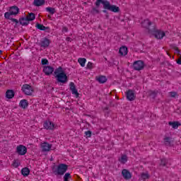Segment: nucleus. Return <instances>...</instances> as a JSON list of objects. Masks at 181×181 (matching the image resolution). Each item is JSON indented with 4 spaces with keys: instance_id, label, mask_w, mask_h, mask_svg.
Returning a JSON list of instances; mask_svg holds the SVG:
<instances>
[{
    "instance_id": "obj_20",
    "label": "nucleus",
    "mask_w": 181,
    "mask_h": 181,
    "mask_svg": "<svg viewBox=\"0 0 181 181\" xmlns=\"http://www.w3.org/2000/svg\"><path fill=\"white\" fill-rule=\"evenodd\" d=\"M168 124L174 129H177L180 127L181 124L179 122H169Z\"/></svg>"
},
{
    "instance_id": "obj_15",
    "label": "nucleus",
    "mask_w": 181,
    "mask_h": 181,
    "mask_svg": "<svg viewBox=\"0 0 181 181\" xmlns=\"http://www.w3.org/2000/svg\"><path fill=\"white\" fill-rule=\"evenodd\" d=\"M50 45V40L47 38H44L42 40H41L40 46L41 47H49V45Z\"/></svg>"
},
{
    "instance_id": "obj_18",
    "label": "nucleus",
    "mask_w": 181,
    "mask_h": 181,
    "mask_svg": "<svg viewBox=\"0 0 181 181\" xmlns=\"http://www.w3.org/2000/svg\"><path fill=\"white\" fill-rule=\"evenodd\" d=\"M28 105H29V103H28V100L23 99L20 101L19 106L21 108H23V110H25V108H28Z\"/></svg>"
},
{
    "instance_id": "obj_7",
    "label": "nucleus",
    "mask_w": 181,
    "mask_h": 181,
    "mask_svg": "<svg viewBox=\"0 0 181 181\" xmlns=\"http://www.w3.org/2000/svg\"><path fill=\"white\" fill-rule=\"evenodd\" d=\"M40 148L42 152H49L52 149V144L47 142L41 143Z\"/></svg>"
},
{
    "instance_id": "obj_47",
    "label": "nucleus",
    "mask_w": 181,
    "mask_h": 181,
    "mask_svg": "<svg viewBox=\"0 0 181 181\" xmlns=\"http://www.w3.org/2000/svg\"><path fill=\"white\" fill-rule=\"evenodd\" d=\"M103 13H107V11L104 10Z\"/></svg>"
},
{
    "instance_id": "obj_21",
    "label": "nucleus",
    "mask_w": 181,
    "mask_h": 181,
    "mask_svg": "<svg viewBox=\"0 0 181 181\" xmlns=\"http://www.w3.org/2000/svg\"><path fill=\"white\" fill-rule=\"evenodd\" d=\"M119 162L123 165L127 163V162H128V156H127V155H122L121 158H119Z\"/></svg>"
},
{
    "instance_id": "obj_2",
    "label": "nucleus",
    "mask_w": 181,
    "mask_h": 181,
    "mask_svg": "<svg viewBox=\"0 0 181 181\" xmlns=\"http://www.w3.org/2000/svg\"><path fill=\"white\" fill-rule=\"evenodd\" d=\"M54 74L58 83H62V84L67 83V74L64 72V70H63L62 66H59L55 69Z\"/></svg>"
},
{
    "instance_id": "obj_41",
    "label": "nucleus",
    "mask_w": 181,
    "mask_h": 181,
    "mask_svg": "<svg viewBox=\"0 0 181 181\" xmlns=\"http://www.w3.org/2000/svg\"><path fill=\"white\" fill-rule=\"evenodd\" d=\"M158 93L156 91H151V95H153V98H155L156 97Z\"/></svg>"
},
{
    "instance_id": "obj_45",
    "label": "nucleus",
    "mask_w": 181,
    "mask_h": 181,
    "mask_svg": "<svg viewBox=\"0 0 181 181\" xmlns=\"http://www.w3.org/2000/svg\"><path fill=\"white\" fill-rule=\"evenodd\" d=\"M66 40H68V42H71V39H70V37H67V38H66Z\"/></svg>"
},
{
    "instance_id": "obj_26",
    "label": "nucleus",
    "mask_w": 181,
    "mask_h": 181,
    "mask_svg": "<svg viewBox=\"0 0 181 181\" xmlns=\"http://www.w3.org/2000/svg\"><path fill=\"white\" fill-rule=\"evenodd\" d=\"M29 21L28 20L27 18H22L21 21H20V23L21 25H23V26H25V25H29Z\"/></svg>"
},
{
    "instance_id": "obj_19",
    "label": "nucleus",
    "mask_w": 181,
    "mask_h": 181,
    "mask_svg": "<svg viewBox=\"0 0 181 181\" xmlns=\"http://www.w3.org/2000/svg\"><path fill=\"white\" fill-rule=\"evenodd\" d=\"M6 97L8 99L11 100V98H13L15 97V92L12 90H8L6 93Z\"/></svg>"
},
{
    "instance_id": "obj_1",
    "label": "nucleus",
    "mask_w": 181,
    "mask_h": 181,
    "mask_svg": "<svg viewBox=\"0 0 181 181\" xmlns=\"http://www.w3.org/2000/svg\"><path fill=\"white\" fill-rule=\"evenodd\" d=\"M102 4L103 5L104 9H107V11H111V12H119V7L115 5H111L110 1L107 0H96L95 6L97 7L100 6V4Z\"/></svg>"
},
{
    "instance_id": "obj_31",
    "label": "nucleus",
    "mask_w": 181,
    "mask_h": 181,
    "mask_svg": "<svg viewBox=\"0 0 181 181\" xmlns=\"http://www.w3.org/2000/svg\"><path fill=\"white\" fill-rule=\"evenodd\" d=\"M141 179H143V180H146L148 179H149V175L148 173H142L141 174Z\"/></svg>"
},
{
    "instance_id": "obj_37",
    "label": "nucleus",
    "mask_w": 181,
    "mask_h": 181,
    "mask_svg": "<svg viewBox=\"0 0 181 181\" xmlns=\"http://www.w3.org/2000/svg\"><path fill=\"white\" fill-rule=\"evenodd\" d=\"M72 94L75 95L76 97H78V92L77 91V89H74L71 90Z\"/></svg>"
},
{
    "instance_id": "obj_38",
    "label": "nucleus",
    "mask_w": 181,
    "mask_h": 181,
    "mask_svg": "<svg viewBox=\"0 0 181 181\" xmlns=\"http://www.w3.org/2000/svg\"><path fill=\"white\" fill-rule=\"evenodd\" d=\"M85 136L86 138H90L91 137V132L90 131H87L85 132Z\"/></svg>"
},
{
    "instance_id": "obj_46",
    "label": "nucleus",
    "mask_w": 181,
    "mask_h": 181,
    "mask_svg": "<svg viewBox=\"0 0 181 181\" xmlns=\"http://www.w3.org/2000/svg\"><path fill=\"white\" fill-rule=\"evenodd\" d=\"M90 65H91V63L88 62V67H90Z\"/></svg>"
},
{
    "instance_id": "obj_17",
    "label": "nucleus",
    "mask_w": 181,
    "mask_h": 181,
    "mask_svg": "<svg viewBox=\"0 0 181 181\" xmlns=\"http://www.w3.org/2000/svg\"><path fill=\"white\" fill-rule=\"evenodd\" d=\"M119 53L121 56H127V54H128V48H127V47H120Z\"/></svg>"
},
{
    "instance_id": "obj_30",
    "label": "nucleus",
    "mask_w": 181,
    "mask_h": 181,
    "mask_svg": "<svg viewBox=\"0 0 181 181\" xmlns=\"http://www.w3.org/2000/svg\"><path fill=\"white\" fill-rule=\"evenodd\" d=\"M13 168H18L21 165V162L19 161V160H14L13 161Z\"/></svg>"
},
{
    "instance_id": "obj_25",
    "label": "nucleus",
    "mask_w": 181,
    "mask_h": 181,
    "mask_svg": "<svg viewBox=\"0 0 181 181\" xmlns=\"http://www.w3.org/2000/svg\"><path fill=\"white\" fill-rule=\"evenodd\" d=\"M45 11L50 13V15H54V13H56V9L52 7H47L45 8Z\"/></svg>"
},
{
    "instance_id": "obj_27",
    "label": "nucleus",
    "mask_w": 181,
    "mask_h": 181,
    "mask_svg": "<svg viewBox=\"0 0 181 181\" xmlns=\"http://www.w3.org/2000/svg\"><path fill=\"white\" fill-rule=\"evenodd\" d=\"M164 144L166 146H170V137L164 138Z\"/></svg>"
},
{
    "instance_id": "obj_29",
    "label": "nucleus",
    "mask_w": 181,
    "mask_h": 181,
    "mask_svg": "<svg viewBox=\"0 0 181 181\" xmlns=\"http://www.w3.org/2000/svg\"><path fill=\"white\" fill-rule=\"evenodd\" d=\"M70 179H71V175L70 173H66L64 176V181H70Z\"/></svg>"
},
{
    "instance_id": "obj_13",
    "label": "nucleus",
    "mask_w": 181,
    "mask_h": 181,
    "mask_svg": "<svg viewBox=\"0 0 181 181\" xmlns=\"http://www.w3.org/2000/svg\"><path fill=\"white\" fill-rule=\"evenodd\" d=\"M96 81H98L100 84H104L107 83V77L105 76H98L95 77Z\"/></svg>"
},
{
    "instance_id": "obj_42",
    "label": "nucleus",
    "mask_w": 181,
    "mask_h": 181,
    "mask_svg": "<svg viewBox=\"0 0 181 181\" xmlns=\"http://www.w3.org/2000/svg\"><path fill=\"white\" fill-rule=\"evenodd\" d=\"M62 32H64V33L67 32V27H63Z\"/></svg>"
},
{
    "instance_id": "obj_50",
    "label": "nucleus",
    "mask_w": 181,
    "mask_h": 181,
    "mask_svg": "<svg viewBox=\"0 0 181 181\" xmlns=\"http://www.w3.org/2000/svg\"><path fill=\"white\" fill-rule=\"evenodd\" d=\"M49 18H51L50 16H49Z\"/></svg>"
},
{
    "instance_id": "obj_23",
    "label": "nucleus",
    "mask_w": 181,
    "mask_h": 181,
    "mask_svg": "<svg viewBox=\"0 0 181 181\" xmlns=\"http://www.w3.org/2000/svg\"><path fill=\"white\" fill-rule=\"evenodd\" d=\"M21 173L23 176H29V173H30V170L28 168H24L21 170Z\"/></svg>"
},
{
    "instance_id": "obj_39",
    "label": "nucleus",
    "mask_w": 181,
    "mask_h": 181,
    "mask_svg": "<svg viewBox=\"0 0 181 181\" xmlns=\"http://www.w3.org/2000/svg\"><path fill=\"white\" fill-rule=\"evenodd\" d=\"M173 49H174V50L175 51V53H177V54L180 53V50L175 45H173Z\"/></svg>"
},
{
    "instance_id": "obj_34",
    "label": "nucleus",
    "mask_w": 181,
    "mask_h": 181,
    "mask_svg": "<svg viewBox=\"0 0 181 181\" xmlns=\"http://www.w3.org/2000/svg\"><path fill=\"white\" fill-rule=\"evenodd\" d=\"M41 63H42V66H46V65L49 64V61L47 59H42L41 60Z\"/></svg>"
},
{
    "instance_id": "obj_22",
    "label": "nucleus",
    "mask_w": 181,
    "mask_h": 181,
    "mask_svg": "<svg viewBox=\"0 0 181 181\" xmlns=\"http://www.w3.org/2000/svg\"><path fill=\"white\" fill-rule=\"evenodd\" d=\"M87 62V59L86 58H78V63H79L80 66L81 67H84L86 66V63Z\"/></svg>"
},
{
    "instance_id": "obj_48",
    "label": "nucleus",
    "mask_w": 181,
    "mask_h": 181,
    "mask_svg": "<svg viewBox=\"0 0 181 181\" xmlns=\"http://www.w3.org/2000/svg\"><path fill=\"white\" fill-rule=\"evenodd\" d=\"M0 54H2V50H0Z\"/></svg>"
},
{
    "instance_id": "obj_16",
    "label": "nucleus",
    "mask_w": 181,
    "mask_h": 181,
    "mask_svg": "<svg viewBox=\"0 0 181 181\" xmlns=\"http://www.w3.org/2000/svg\"><path fill=\"white\" fill-rule=\"evenodd\" d=\"M9 12L11 15H18L19 13V8L18 6H11L9 8Z\"/></svg>"
},
{
    "instance_id": "obj_32",
    "label": "nucleus",
    "mask_w": 181,
    "mask_h": 181,
    "mask_svg": "<svg viewBox=\"0 0 181 181\" xmlns=\"http://www.w3.org/2000/svg\"><path fill=\"white\" fill-rule=\"evenodd\" d=\"M13 14L9 11V12H6L4 13V18H6V19H11V16H12Z\"/></svg>"
},
{
    "instance_id": "obj_3",
    "label": "nucleus",
    "mask_w": 181,
    "mask_h": 181,
    "mask_svg": "<svg viewBox=\"0 0 181 181\" xmlns=\"http://www.w3.org/2000/svg\"><path fill=\"white\" fill-rule=\"evenodd\" d=\"M149 33H152L153 36H155L156 39H163L166 34H165V32L157 30L155 27L152 30H149Z\"/></svg>"
},
{
    "instance_id": "obj_36",
    "label": "nucleus",
    "mask_w": 181,
    "mask_h": 181,
    "mask_svg": "<svg viewBox=\"0 0 181 181\" xmlns=\"http://www.w3.org/2000/svg\"><path fill=\"white\" fill-rule=\"evenodd\" d=\"M169 94L172 98H176V95H177V93L176 92H170Z\"/></svg>"
},
{
    "instance_id": "obj_35",
    "label": "nucleus",
    "mask_w": 181,
    "mask_h": 181,
    "mask_svg": "<svg viewBox=\"0 0 181 181\" xmlns=\"http://www.w3.org/2000/svg\"><path fill=\"white\" fill-rule=\"evenodd\" d=\"M69 87H70L71 91H72L73 90H76V85H74V83L73 82H71L69 83Z\"/></svg>"
},
{
    "instance_id": "obj_4",
    "label": "nucleus",
    "mask_w": 181,
    "mask_h": 181,
    "mask_svg": "<svg viewBox=\"0 0 181 181\" xmlns=\"http://www.w3.org/2000/svg\"><path fill=\"white\" fill-rule=\"evenodd\" d=\"M16 153H18V155L23 156L24 155H26V153H28V148L22 144H20L16 147Z\"/></svg>"
},
{
    "instance_id": "obj_8",
    "label": "nucleus",
    "mask_w": 181,
    "mask_h": 181,
    "mask_svg": "<svg viewBox=\"0 0 181 181\" xmlns=\"http://www.w3.org/2000/svg\"><path fill=\"white\" fill-rule=\"evenodd\" d=\"M126 97L129 101H134L136 96L135 95V91L132 90H128L126 92Z\"/></svg>"
},
{
    "instance_id": "obj_14",
    "label": "nucleus",
    "mask_w": 181,
    "mask_h": 181,
    "mask_svg": "<svg viewBox=\"0 0 181 181\" xmlns=\"http://www.w3.org/2000/svg\"><path fill=\"white\" fill-rule=\"evenodd\" d=\"M151 25H152V22L149 21V20H144L141 23V26L143 28H146V29H148V33H149V30H151V28H149Z\"/></svg>"
},
{
    "instance_id": "obj_28",
    "label": "nucleus",
    "mask_w": 181,
    "mask_h": 181,
    "mask_svg": "<svg viewBox=\"0 0 181 181\" xmlns=\"http://www.w3.org/2000/svg\"><path fill=\"white\" fill-rule=\"evenodd\" d=\"M26 18L30 22V21H35L36 16L33 13H30Z\"/></svg>"
},
{
    "instance_id": "obj_40",
    "label": "nucleus",
    "mask_w": 181,
    "mask_h": 181,
    "mask_svg": "<svg viewBox=\"0 0 181 181\" xmlns=\"http://www.w3.org/2000/svg\"><path fill=\"white\" fill-rule=\"evenodd\" d=\"M160 165L161 166H166V159L165 158H162L161 159Z\"/></svg>"
},
{
    "instance_id": "obj_49",
    "label": "nucleus",
    "mask_w": 181,
    "mask_h": 181,
    "mask_svg": "<svg viewBox=\"0 0 181 181\" xmlns=\"http://www.w3.org/2000/svg\"><path fill=\"white\" fill-rule=\"evenodd\" d=\"M92 68H93V64H91Z\"/></svg>"
},
{
    "instance_id": "obj_9",
    "label": "nucleus",
    "mask_w": 181,
    "mask_h": 181,
    "mask_svg": "<svg viewBox=\"0 0 181 181\" xmlns=\"http://www.w3.org/2000/svg\"><path fill=\"white\" fill-rule=\"evenodd\" d=\"M43 127L45 129H56L57 126L54 123L48 120L44 122Z\"/></svg>"
},
{
    "instance_id": "obj_12",
    "label": "nucleus",
    "mask_w": 181,
    "mask_h": 181,
    "mask_svg": "<svg viewBox=\"0 0 181 181\" xmlns=\"http://www.w3.org/2000/svg\"><path fill=\"white\" fill-rule=\"evenodd\" d=\"M53 71H54V69H53V67L49 66H43V72L45 73V74H46V76H50V74H52Z\"/></svg>"
},
{
    "instance_id": "obj_43",
    "label": "nucleus",
    "mask_w": 181,
    "mask_h": 181,
    "mask_svg": "<svg viewBox=\"0 0 181 181\" xmlns=\"http://www.w3.org/2000/svg\"><path fill=\"white\" fill-rule=\"evenodd\" d=\"M93 11H93L94 13H100V11H98V10H97L95 8H94Z\"/></svg>"
},
{
    "instance_id": "obj_24",
    "label": "nucleus",
    "mask_w": 181,
    "mask_h": 181,
    "mask_svg": "<svg viewBox=\"0 0 181 181\" xmlns=\"http://www.w3.org/2000/svg\"><path fill=\"white\" fill-rule=\"evenodd\" d=\"M34 5L35 6H42V5H45V0H34Z\"/></svg>"
},
{
    "instance_id": "obj_11",
    "label": "nucleus",
    "mask_w": 181,
    "mask_h": 181,
    "mask_svg": "<svg viewBox=\"0 0 181 181\" xmlns=\"http://www.w3.org/2000/svg\"><path fill=\"white\" fill-rule=\"evenodd\" d=\"M122 176H123V177H124V179H125V180H129V179H131V177H132V175L127 169H123L122 170Z\"/></svg>"
},
{
    "instance_id": "obj_6",
    "label": "nucleus",
    "mask_w": 181,
    "mask_h": 181,
    "mask_svg": "<svg viewBox=\"0 0 181 181\" xmlns=\"http://www.w3.org/2000/svg\"><path fill=\"white\" fill-rule=\"evenodd\" d=\"M22 90L26 95H32V94H33V88L28 84L23 85Z\"/></svg>"
},
{
    "instance_id": "obj_5",
    "label": "nucleus",
    "mask_w": 181,
    "mask_h": 181,
    "mask_svg": "<svg viewBox=\"0 0 181 181\" xmlns=\"http://www.w3.org/2000/svg\"><path fill=\"white\" fill-rule=\"evenodd\" d=\"M145 67V64L143 61L139 60L135 61L133 64V69L134 70H136L137 71H139L140 70H143V69Z\"/></svg>"
},
{
    "instance_id": "obj_33",
    "label": "nucleus",
    "mask_w": 181,
    "mask_h": 181,
    "mask_svg": "<svg viewBox=\"0 0 181 181\" xmlns=\"http://www.w3.org/2000/svg\"><path fill=\"white\" fill-rule=\"evenodd\" d=\"M37 29H40V30H46V27L42 24H37Z\"/></svg>"
},
{
    "instance_id": "obj_44",
    "label": "nucleus",
    "mask_w": 181,
    "mask_h": 181,
    "mask_svg": "<svg viewBox=\"0 0 181 181\" xmlns=\"http://www.w3.org/2000/svg\"><path fill=\"white\" fill-rule=\"evenodd\" d=\"M11 21L13 22H16V23H18V20L15 19V18H11Z\"/></svg>"
},
{
    "instance_id": "obj_10",
    "label": "nucleus",
    "mask_w": 181,
    "mask_h": 181,
    "mask_svg": "<svg viewBox=\"0 0 181 181\" xmlns=\"http://www.w3.org/2000/svg\"><path fill=\"white\" fill-rule=\"evenodd\" d=\"M67 170V165L65 164H61L58 166L57 172L58 175H64Z\"/></svg>"
}]
</instances>
